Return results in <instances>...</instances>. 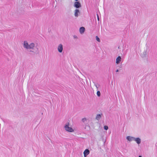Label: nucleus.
<instances>
[{"label":"nucleus","instance_id":"19","mask_svg":"<svg viewBox=\"0 0 157 157\" xmlns=\"http://www.w3.org/2000/svg\"><path fill=\"white\" fill-rule=\"evenodd\" d=\"M118 71H119L118 70V69H117V70H116V72H118Z\"/></svg>","mask_w":157,"mask_h":157},{"label":"nucleus","instance_id":"14","mask_svg":"<svg viewBox=\"0 0 157 157\" xmlns=\"http://www.w3.org/2000/svg\"><path fill=\"white\" fill-rule=\"evenodd\" d=\"M95 86H96L97 90H98V88L100 87V85L98 84H95Z\"/></svg>","mask_w":157,"mask_h":157},{"label":"nucleus","instance_id":"1","mask_svg":"<svg viewBox=\"0 0 157 157\" xmlns=\"http://www.w3.org/2000/svg\"><path fill=\"white\" fill-rule=\"evenodd\" d=\"M64 128L65 130L68 132H73L74 131V129L70 126V124L69 122H67L65 124Z\"/></svg>","mask_w":157,"mask_h":157},{"label":"nucleus","instance_id":"11","mask_svg":"<svg viewBox=\"0 0 157 157\" xmlns=\"http://www.w3.org/2000/svg\"><path fill=\"white\" fill-rule=\"evenodd\" d=\"M88 119L86 118H84L82 119V121L84 123H86L87 122Z\"/></svg>","mask_w":157,"mask_h":157},{"label":"nucleus","instance_id":"22","mask_svg":"<svg viewBox=\"0 0 157 157\" xmlns=\"http://www.w3.org/2000/svg\"><path fill=\"white\" fill-rule=\"evenodd\" d=\"M118 48H119H119H120V46H119V47H118Z\"/></svg>","mask_w":157,"mask_h":157},{"label":"nucleus","instance_id":"7","mask_svg":"<svg viewBox=\"0 0 157 157\" xmlns=\"http://www.w3.org/2000/svg\"><path fill=\"white\" fill-rule=\"evenodd\" d=\"M90 153V151L88 149H86L83 152V154L84 157H86Z\"/></svg>","mask_w":157,"mask_h":157},{"label":"nucleus","instance_id":"8","mask_svg":"<svg viewBox=\"0 0 157 157\" xmlns=\"http://www.w3.org/2000/svg\"><path fill=\"white\" fill-rule=\"evenodd\" d=\"M134 137L131 136H127L126 137L127 140L131 142L134 140Z\"/></svg>","mask_w":157,"mask_h":157},{"label":"nucleus","instance_id":"13","mask_svg":"<svg viewBox=\"0 0 157 157\" xmlns=\"http://www.w3.org/2000/svg\"><path fill=\"white\" fill-rule=\"evenodd\" d=\"M147 51H145L143 53V54L142 55V56L143 57H144L146 56L147 55Z\"/></svg>","mask_w":157,"mask_h":157},{"label":"nucleus","instance_id":"5","mask_svg":"<svg viewBox=\"0 0 157 157\" xmlns=\"http://www.w3.org/2000/svg\"><path fill=\"white\" fill-rule=\"evenodd\" d=\"M80 13L79 10L76 9L74 11V15L75 17H77L78 16Z\"/></svg>","mask_w":157,"mask_h":157},{"label":"nucleus","instance_id":"17","mask_svg":"<svg viewBox=\"0 0 157 157\" xmlns=\"http://www.w3.org/2000/svg\"><path fill=\"white\" fill-rule=\"evenodd\" d=\"M104 128L105 130H107L108 129V127L107 126L105 125L104 126Z\"/></svg>","mask_w":157,"mask_h":157},{"label":"nucleus","instance_id":"3","mask_svg":"<svg viewBox=\"0 0 157 157\" xmlns=\"http://www.w3.org/2000/svg\"><path fill=\"white\" fill-rule=\"evenodd\" d=\"M63 49V45L62 44H59L57 46V50L59 53L62 52Z\"/></svg>","mask_w":157,"mask_h":157},{"label":"nucleus","instance_id":"2","mask_svg":"<svg viewBox=\"0 0 157 157\" xmlns=\"http://www.w3.org/2000/svg\"><path fill=\"white\" fill-rule=\"evenodd\" d=\"M24 47L27 49H32L34 47V44L31 43L29 44L26 41H25L24 43Z\"/></svg>","mask_w":157,"mask_h":157},{"label":"nucleus","instance_id":"15","mask_svg":"<svg viewBox=\"0 0 157 157\" xmlns=\"http://www.w3.org/2000/svg\"><path fill=\"white\" fill-rule=\"evenodd\" d=\"M97 95L98 97H100L101 95V93L99 91H98L97 92Z\"/></svg>","mask_w":157,"mask_h":157},{"label":"nucleus","instance_id":"18","mask_svg":"<svg viewBox=\"0 0 157 157\" xmlns=\"http://www.w3.org/2000/svg\"><path fill=\"white\" fill-rule=\"evenodd\" d=\"M97 19L98 21H99V18L98 14H97Z\"/></svg>","mask_w":157,"mask_h":157},{"label":"nucleus","instance_id":"4","mask_svg":"<svg viewBox=\"0 0 157 157\" xmlns=\"http://www.w3.org/2000/svg\"><path fill=\"white\" fill-rule=\"evenodd\" d=\"M74 6L76 8H78L81 7V5L79 2L76 1L74 2Z\"/></svg>","mask_w":157,"mask_h":157},{"label":"nucleus","instance_id":"12","mask_svg":"<svg viewBox=\"0 0 157 157\" xmlns=\"http://www.w3.org/2000/svg\"><path fill=\"white\" fill-rule=\"evenodd\" d=\"M101 117V114H98L97 115V116L96 117V119L97 120H98L100 119Z\"/></svg>","mask_w":157,"mask_h":157},{"label":"nucleus","instance_id":"10","mask_svg":"<svg viewBox=\"0 0 157 157\" xmlns=\"http://www.w3.org/2000/svg\"><path fill=\"white\" fill-rule=\"evenodd\" d=\"M121 61V57L120 56H118L116 59V63L117 64H119Z\"/></svg>","mask_w":157,"mask_h":157},{"label":"nucleus","instance_id":"16","mask_svg":"<svg viewBox=\"0 0 157 157\" xmlns=\"http://www.w3.org/2000/svg\"><path fill=\"white\" fill-rule=\"evenodd\" d=\"M96 39L98 41L100 42V39L97 36H96Z\"/></svg>","mask_w":157,"mask_h":157},{"label":"nucleus","instance_id":"21","mask_svg":"<svg viewBox=\"0 0 157 157\" xmlns=\"http://www.w3.org/2000/svg\"><path fill=\"white\" fill-rule=\"evenodd\" d=\"M138 157H142L141 156H139Z\"/></svg>","mask_w":157,"mask_h":157},{"label":"nucleus","instance_id":"6","mask_svg":"<svg viewBox=\"0 0 157 157\" xmlns=\"http://www.w3.org/2000/svg\"><path fill=\"white\" fill-rule=\"evenodd\" d=\"M134 141H135L138 144H140L141 142V140L140 138L139 137H134Z\"/></svg>","mask_w":157,"mask_h":157},{"label":"nucleus","instance_id":"20","mask_svg":"<svg viewBox=\"0 0 157 157\" xmlns=\"http://www.w3.org/2000/svg\"><path fill=\"white\" fill-rule=\"evenodd\" d=\"M74 38H76V37H76V36H74Z\"/></svg>","mask_w":157,"mask_h":157},{"label":"nucleus","instance_id":"9","mask_svg":"<svg viewBox=\"0 0 157 157\" xmlns=\"http://www.w3.org/2000/svg\"><path fill=\"white\" fill-rule=\"evenodd\" d=\"M85 28L83 27H81L79 29V32L81 34H82L84 32Z\"/></svg>","mask_w":157,"mask_h":157}]
</instances>
